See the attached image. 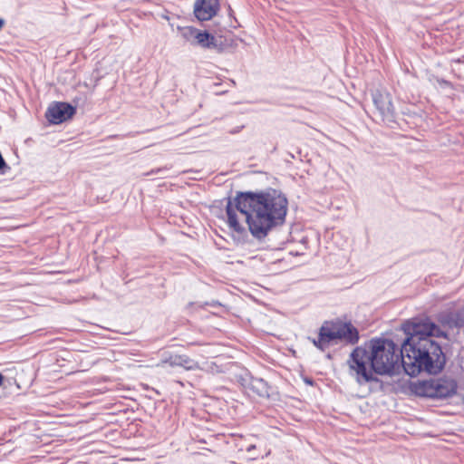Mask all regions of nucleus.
Segmentation results:
<instances>
[{
  "mask_svg": "<svg viewBox=\"0 0 464 464\" xmlns=\"http://www.w3.org/2000/svg\"><path fill=\"white\" fill-rule=\"evenodd\" d=\"M372 101L382 121H393L395 110L391 94L386 91L377 90L372 93Z\"/></svg>",
  "mask_w": 464,
  "mask_h": 464,
  "instance_id": "423d86ee",
  "label": "nucleus"
},
{
  "mask_svg": "<svg viewBox=\"0 0 464 464\" xmlns=\"http://www.w3.org/2000/svg\"><path fill=\"white\" fill-rule=\"evenodd\" d=\"M238 450L239 451L246 450L247 453H250L252 451H256V447L255 444L250 443V444H248L246 446H243V445L239 446Z\"/></svg>",
  "mask_w": 464,
  "mask_h": 464,
  "instance_id": "2eb2a0df",
  "label": "nucleus"
},
{
  "mask_svg": "<svg viewBox=\"0 0 464 464\" xmlns=\"http://www.w3.org/2000/svg\"><path fill=\"white\" fill-rule=\"evenodd\" d=\"M186 32L196 39L197 44L204 48L208 45L209 40H211V34L207 32H200L193 27H187Z\"/></svg>",
  "mask_w": 464,
  "mask_h": 464,
  "instance_id": "9b49d317",
  "label": "nucleus"
},
{
  "mask_svg": "<svg viewBox=\"0 0 464 464\" xmlns=\"http://www.w3.org/2000/svg\"><path fill=\"white\" fill-rule=\"evenodd\" d=\"M218 8V0H197L194 14L198 20L208 21L217 14Z\"/></svg>",
  "mask_w": 464,
  "mask_h": 464,
  "instance_id": "6e6552de",
  "label": "nucleus"
},
{
  "mask_svg": "<svg viewBox=\"0 0 464 464\" xmlns=\"http://www.w3.org/2000/svg\"><path fill=\"white\" fill-rule=\"evenodd\" d=\"M180 367L186 370H196L199 368L198 362L185 354H180Z\"/></svg>",
  "mask_w": 464,
  "mask_h": 464,
  "instance_id": "ddd939ff",
  "label": "nucleus"
},
{
  "mask_svg": "<svg viewBox=\"0 0 464 464\" xmlns=\"http://www.w3.org/2000/svg\"><path fill=\"white\" fill-rule=\"evenodd\" d=\"M457 391V383L450 379H431L421 382L416 387V392L424 397L447 398Z\"/></svg>",
  "mask_w": 464,
  "mask_h": 464,
  "instance_id": "39448f33",
  "label": "nucleus"
},
{
  "mask_svg": "<svg viewBox=\"0 0 464 464\" xmlns=\"http://www.w3.org/2000/svg\"><path fill=\"white\" fill-rule=\"evenodd\" d=\"M207 48L215 49L218 52H221L223 50L221 38H217L211 35V40H209Z\"/></svg>",
  "mask_w": 464,
  "mask_h": 464,
  "instance_id": "4468645a",
  "label": "nucleus"
},
{
  "mask_svg": "<svg viewBox=\"0 0 464 464\" xmlns=\"http://www.w3.org/2000/svg\"><path fill=\"white\" fill-rule=\"evenodd\" d=\"M75 113V108L66 102L52 104L45 116L51 123L59 124L70 119Z\"/></svg>",
  "mask_w": 464,
  "mask_h": 464,
  "instance_id": "0eeeda50",
  "label": "nucleus"
},
{
  "mask_svg": "<svg viewBox=\"0 0 464 464\" xmlns=\"http://www.w3.org/2000/svg\"><path fill=\"white\" fill-rule=\"evenodd\" d=\"M320 342V334H318V338L317 339H314L313 340V343L315 347H317L318 349L322 350V351H324L327 346H326V343H319Z\"/></svg>",
  "mask_w": 464,
  "mask_h": 464,
  "instance_id": "dca6fc26",
  "label": "nucleus"
},
{
  "mask_svg": "<svg viewBox=\"0 0 464 464\" xmlns=\"http://www.w3.org/2000/svg\"><path fill=\"white\" fill-rule=\"evenodd\" d=\"M401 362V353L395 343L387 339L372 340L369 350L356 347L347 360L349 372L358 384L378 382L374 375L391 373Z\"/></svg>",
  "mask_w": 464,
  "mask_h": 464,
  "instance_id": "7ed1b4c3",
  "label": "nucleus"
},
{
  "mask_svg": "<svg viewBox=\"0 0 464 464\" xmlns=\"http://www.w3.org/2000/svg\"><path fill=\"white\" fill-rule=\"evenodd\" d=\"M203 354L207 357H212L214 356V353L210 350L209 347H206L204 350H203Z\"/></svg>",
  "mask_w": 464,
  "mask_h": 464,
  "instance_id": "f3484780",
  "label": "nucleus"
},
{
  "mask_svg": "<svg viewBox=\"0 0 464 464\" xmlns=\"http://www.w3.org/2000/svg\"><path fill=\"white\" fill-rule=\"evenodd\" d=\"M287 199L282 193L272 189L265 193H240L227 204V224L231 230L241 235L246 228L251 235L262 239L275 227L284 223L287 212Z\"/></svg>",
  "mask_w": 464,
  "mask_h": 464,
  "instance_id": "f257e3e1",
  "label": "nucleus"
},
{
  "mask_svg": "<svg viewBox=\"0 0 464 464\" xmlns=\"http://www.w3.org/2000/svg\"><path fill=\"white\" fill-rule=\"evenodd\" d=\"M186 29H187V27L184 29L183 35H184L186 38L192 37V36L189 34V33L186 32Z\"/></svg>",
  "mask_w": 464,
  "mask_h": 464,
  "instance_id": "6ab92c4d",
  "label": "nucleus"
},
{
  "mask_svg": "<svg viewBox=\"0 0 464 464\" xmlns=\"http://www.w3.org/2000/svg\"><path fill=\"white\" fill-rule=\"evenodd\" d=\"M248 387L250 391L259 397L269 396V387L263 379L252 378Z\"/></svg>",
  "mask_w": 464,
  "mask_h": 464,
  "instance_id": "9d476101",
  "label": "nucleus"
},
{
  "mask_svg": "<svg viewBox=\"0 0 464 464\" xmlns=\"http://www.w3.org/2000/svg\"><path fill=\"white\" fill-rule=\"evenodd\" d=\"M4 382V376L0 373V385H2Z\"/></svg>",
  "mask_w": 464,
  "mask_h": 464,
  "instance_id": "412c9836",
  "label": "nucleus"
},
{
  "mask_svg": "<svg viewBox=\"0 0 464 464\" xmlns=\"http://www.w3.org/2000/svg\"><path fill=\"white\" fill-rule=\"evenodd\" d=\"M407 335L401 348V362L407 374L416 376L424 371L430 374L440 372L446 362L439 343L431 337H446L440 326L429 318H414L402 324Z\"/></svg>",
  "mask_w": 464,
  "mask_h": 464,
  "instance_id": "f03ea898",
  "label": "nucleus"
},
{
  "mask_svg": "<svg viewBox=\"0 0 464 464\" xmlns=\"http://www.w3.org/2000/svg\"><path fill=\"white\" fill-rule=\"evenodd\" d=\"M320 342L326 343L327 348L338 342L354 344L359 340L358 330L350 323L325 322L320 327Z\"/></svg>",
  "mask_w": 464,
  "mask_h": 464,
  "instance_id": "20e7f679",
  "label": "nucleus"
},
{
  "mask_svg": "<svg viewBox=\"0 0 464 464\" xmlns=\"http://www.w3.org/2000/svg\"><path fill=\"white\" fill-rule=\"evenodd\" d=\"M165 364L170 366H179L180 364V354L176 353H165L162 359L157 364V367H164Z\"/></svg>",
  "mask_w": 464,
  "mask_h": 464,
  "instance_id": "f8f14e48",
  "label": "nucleus"
},
{
  "mask_svg": "<svg viewBox=\"0 0 464 464\" xmlns=\"http://www.w3.org/2000/svg\"><path fill=\"white\" fill-rule=\"evenodd\" d=\"M248 454H249V456L247 458L248 459H256L259 456V454H257L256 451H252Z\"/></svg>",
  "mask_w": 464,
  "mask_h": 464,
  "instance_id": "a211bd4d",
  "label": "nucleus"
},
{
  "mask_svg": "<svg viewBox=\"0 0 464 464\" xmlns=\"http://www.w3.org/2000/svg\"><path fill=\"white\" fill-rule=\"evenodd\" d=\"M5 25V20L0 18V31L2 30V28L4 27Z\"/></svg>",
  "mask_w": 464,
  "mask_h": 464,
  "instance_id": "aec40b11",
  "label": "nucleus"
},
{
  "mask_svg": "<svg viewBox=\"0 0 464 464\" xmlns=\"http://www.w3.org/2000/svg\"><path fill=\"white\" fill-rule=\"evenodd\" d=\"M439 321L443 327L461 328L464 326V312L442 314L440 315Z\"/></svg>",
  "mask_w": 464,
  "mask_h": 464,
  "instance_id": "1a4fd4ad",
  "label": "nucleus"
}]
</instances>
